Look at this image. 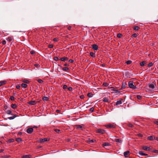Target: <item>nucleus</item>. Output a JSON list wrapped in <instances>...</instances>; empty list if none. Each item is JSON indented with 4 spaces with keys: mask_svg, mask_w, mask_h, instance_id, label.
<instances>
[{
    "mask_svg": "<svg viewBox=\"0 0 158 158\" xmlns=\"http://www.w3.org/2000/svg\"><path fill=\"white\" fill-rule=\"evenodd\" d=\"M138 36V35L136 33L133 34L131 36V37H136Z\"/></svg>",
    "mask_w": 158,
    "mask_h": 158,
    "instance_id": "nucleus-39",
    "label": "nucleus"
},
{
    "mask_svg": "<svg viewBox=\"0 0 158 158\" xmlns=\"http://www.w3.org/2000/svg\"><path fill=\"white\" fill-rule=\"evenodd\" d=\"M14 141H15V140H14V139H10L8 140V142H9V143L13 142Z\"/></svg>",
    "mask_w": 158,
    "mask_h": 158,
    "instance_id": "nucleus-34",
    "label": "nucleus"
},
{
    "mask_svg": "<svg viewBox=\"0 0 158 158\" xmlns=\"http://www.w3.org/2000/svg\"><path fill=\"white\" fill-rule=\"evenodd\" d=\"M123 100V99H120L116 103V105H118L122 104V101Z\"/></svg>",
    "mask_w": 158,
    "mask_h": 158,
    "instance_id": "nucleus-11",
    "label": "nucleus"
},
{
    "mask_svg": "<svg viewBox=\"0 0 158 158\" xmlns=\"http://www.w3.org/2000/svg\"><path fill=\"white\" fill-rule=\"evenodd\" d=\"M54 131L57 133H59V132L60 131V130L58 129H55L54 130Z\"/></svg>",
    "mask_w": 158,
    "mask_h": 158,
    "instance_id": "nucleus-46",
    "label": "nucleus"
},
{
    "mask_svg": "<svg viewBox=\"0 0 158 158\" xmlns=\"http://www.w3.org/2000/svg\"><path fill=\"white\" fill-rule=\"evenodd\" d=\"M131 62H132L131 61H130V60H128V61H126V63L127 64H131Z\"/></svg>",
    "mask_w": 158,
    "mask_h": 158,
    "instance_id": "nucleus-47",
    "label": "nucleus"
},
{
    "mask_svg": "<svg viewBox=\"0 0 158 158\" xmlns=\"http://www.w3.org/2000/svg\"><path fill=\"white\" fill-rule=\"evenodd\" d=\"M80 98L81 99H83L84 98V96L82 95L80 96Z\"/></svg>",
    "mask_w": 158,
    "mask_h": 158,
    "instance_id": "nucleus-58",
    "label": "nucleus"
},
{
    "mask_svg": "<svg viewBox=\"0 0 158 158\" xmlns=\"http://www.w3.org/2000/svg\"><path fill=\"white\" fill-rule=\"evenodd\" d=\"M140 28V27L138 26H135L134 27L133 29L135 31H138Z\"/></svg>",
    "mask_w": 158,
    "mask_h": 158,
    "instance_id": "nucleus-27",
    "label": "nucleus"
},
{
    "mask_svg": "<svg viewBox=\"0 0 158 158\" xmlns=\"http://www.w3.org/2000/svg\"><path fill=\"white\" fill-rule=\"evenodd\" d=\"M142 148L143 150L146 151H149L150 150V148L147 146L143 147Z\"/></svg>",
    "mask_w": 158,
    "mask_h": 158,
    "instance_id": "nucleus-9",
    "label": "nucleus"
},
{
    "mask_svg": "<svg viewBox=\"0 0 158 158\" xmlns=\"http://www.w3.org/2000/svg\"><path fill=\"white\" fill-rule=\"evenodd\" d=\"M30 53L31 54H34L35 53V52L34 51H30Z\"/></svg>",
    "mask_w": 158,
    "mask_h": 158,
    "instance_id": "nucleus-54",
    "label": "nucleus"
},
{
    "mask_svg": "<svg viewBox=\"0 0 158 158\" xmlns=\"http://www.w3.org/2000/svg\"><path fill=\"white\" fill-rule=\"evenodd\" d=\"M62 69L64 71H67L69 69V68L67 67L62 68Z\"/></svg>",
    "mask_w": 158,
    "mask_h": 158,
    "instance_id": "nucleus-29",
    "label": "nucleus"
},
{
    "mask_svg": "<svg viewBox=\"0 0 158 158\" xmlns=\"http://www.w3.org/2000/svg\"><path fill=\"white\" fill-rule=\"evenodd\" d=\"M146 63V61H143L140 63V65L141 66H143Z\"/></svg>",
    "mask_w": 158,
    "mask_h": 158,
    "instance_id": "nucleus-20",
    "label": "nucleus"
},
{
    "mask_svg": "<svg viewBox=\"0 0 158 158\" xmlns=\"http://www.w3.org/2000/svg\"><path fill=\"white\" fill-rule=\"evenodd\" d=\"M154 123L158 125V121H155L154 122Z\"/></svg>",
    "mask_w": 158,
    "mask_h": 158,
    "instance_id": "nucleus-59",
    "label": "nucleus"
},
{
    "mask_svg": "<svg viewBox=\"0 0 158 158\" xmlns=\"http://www.w3.org/2000/svg\"><path fill=\"white\" fill-rule=\"evenodd\" d=\"M56 112L57 113H60V110H56Z\"/></svg>",
    "mask_w": 158,
    "mask_h": 158,
    "instance_id": "nucleus-64",
    "label": "nucleus"
},
{
    "mask_svg": "<svg viewBox=\"0 0 158 158\" xmlns=\"http://www.w3.org/2000/svg\"><path fill=\"white\" fill-rule=\"evenodd\" d=\"M92 48L95 50H97L98 49V47L96 44H94L92 46Z\"/></svg>",
    "mask_w": 158,
    "mask_h": 158,
    "instance_id": "nucleus-5",
    "label": "nucleus"
},
{
    "mask_svg": "<svg viewBox=\"0 0 158 158\" xmlns=\"http://www.w3.org/2000/svg\"><path fill=\"white\" fill-rule=\"evenodd\" d=\"M139 154L141 155H144V153L142 151H140L139 152Z\"/></svg>",
    "mask_w": 158,
    "mask_h": 158,
    "instance_id": "nucleus-41",
    "label": "nucleus"
},
{
    "mask_svg": "<svg viewBox=\"0 0 158 158\" xmlns=\"http://www.w3.org/2000/svg\"><path fill=\"white\" fill-rule=\"evenodd\" d=\"M122 34H120V33L118 34L117 35V37L119 38H121L122 37Z\"/></svg>",
    "mask_w": 158,
    "mask_h": 158,
    "instance_id": "nucleus-37",
    "label": "nucleus"
},
{
    "mask_svg": "<svg viewBox=\"0 0 158 158\" xmlns=\"http://www.w3.org/2000/svg\"><path fill=\"white\" fill-rule=\"evenodd\" d=\"M13 116H12L8 117V119H9L10 120L13 119L17 116V115L16 114H13Z\"/></svg>",
    "mask_w": 158,
    "mask_h": 158,
    "instance_id": "nucleus-13",
    "label": "nucleus"
},
{
    "mask_svg": "<svg viewBox=\"0 0 158 158\" xmlns=\"http://www.w3.org/2000/svg\"><path fill=\"white\" fill-rule=\"evenodd\" d=\"M37 103V102L35 101H30L28 102V103L29 104L31 105H35Z\"/></svg>",
    "mask_w": 158,
    "mask_h": 158,
    "instance_id": "nucleus-10",
    "label": "nucleus"
},
{
    "mask_svg": "<svg viewBox=\"0 0 158 158\" xmlns=\"http://www.w3.org/2000/svg\"><path fill=\"white\" fill-rule=\"evenodd\" d=\"M2 43L3 45L5 44L6 43V42L5 40H3L2 41Z\"/></svg>",
    "mask_w": 158,
    "mask_h": 158,
    "instance_id": "nucleus-55",
    "label": "nucleus"
},
{
    "mask_svg": "<svg viewBox=\"0 0 158 158\" xmlns=\"http://www.w3.org/2000/svg\"><path fill=\"white\" fill-rule=\"evenodd\" d=\"M16 141L18 142L22 141V140L21 138H18L16 139Z\"/></svg>",
    "mask_w": 158,
    "mask_h": 158,
    "instance_id": "nucleus-23",
    "label": "nucleus"
},
{
    "mask_svg": "<svg viewBox=\"0 0 158 158\" xmlns=\"http://www.w3.org/2000/svg\"><path fill=\"white\" fill-rule=\"evenodd\" d=\"M149 87L150 88H152V89H153L155 88V86L153 84H149Z\"/></svg>",
    "mask_w": 158,
    "mask_h": 158,
    "instance_id": "nucleus-21",
    "label": "nucleus"
},
{
    "mask_svg": "<svg viewBox=\"0 0 158 158\" xmlns=\"http://www.w3.org/2000/svg\"><path fill=\"white\" fill-rule=\"evenodd\" d=\"M128 126L130 127H133V125L131 123L128 124Z\"/></svg>",
    "mask_w": 158,
    "mask_h": 158,
    "instance_id": "nucleus-49",
    "label": "nucleus"
},
{
    "mask_svg": "<svg viewBox=\"0 0 158 158\" xmlns=\"http://www.w3.org/2000/svg\"><path fill=\"white\" fill-rule=\"evenodd\" d=\"M96 132L97 133H101L102 134H103L105 132V131L103 129H98L96 130Z\"/></svg>",
    "mask_w": 158,
    "mask_h": 158,
    "instance_id": "nucleus-2",
    "label": "nucleus"
},
{
    "mask_svg": "<svg viewBox=\"0 0 158 158\" xmlns=\"http://www.w3.org/2000/svg\"><path fill=\"white\" fill-rule=\"evenodd\" d=\"M94 110V108L93 107H92L91 108H90L89 109V111L91 112H93Z\"/></svg>",
    "mask_w": 158,
    "mask_h": 158,
    "instance_id": "nucleus-45",
    "label": "nucleus"
},
{
    "mask_svg": "<svg viewBox=\"0 0 158 158\" xmlns=\"http://www.w3.org/2000/svg\"><path fill=\"white\" fill-rule=\"evenodd\" d=\"M58 39L57 38H54L53 39V40L54 41H57L58 40Z\"/></svg>",
    "mask_w": 158,
    "mask_h": 158,
    "instance_id": "nucleus-52",
    "label": "nucleus"
},
{
    "mask_svg": "<svg viewBox=\"0 0 158 158\" xmlns=\"http://www.w3.org/2000/svg\"><path fill=\"white\" fill-rule=\"evenodd\" d=\"M20 86L19 85H16V88L17 89H19L20 88Z\"/></svg>",
    "mask_w": 158,
    "mask_h": 158,
    "instance_id": "nucleus-57",
    "label": "nucleus"
},
{
    "mask_svg": "<svg viewBox=\"0 0 158 158\" xmlns=\"http://www.w3.org/2000/svg\"><path fill=\"white\" fill-rule=\"evenodd\" d=\"M126 85L127 84L126 83V82H123L120 89L122 90L125 89L126 87Z\"/></svg>",
    "mask_w": 158,
    "mask_h": 158,
    "instance_id": "nucleus-8",
    "label": "nucleus"
},
{
    "mask_svg": "<svg viewBox=\"0 0 158 158\" xmlns=\"http://www.w3.org/2000/svg\"><path fill=\"white\" fill-rule=\"evenodd\" d=\"M37 81L39 83H40V84H42L43 83V82H44L43 81L40 79H39L37 80Z\"/></svg>",
    "mask_w": 158,
    "mask_h": 158,
    "instance_id": "nucleus-33",
    "label": "nucleus"
},
{
    "mask_svg": "<svg viewBox=\"0 0 158 158\" xmlns=\"http://www.w3.org/2000/svg\"><path fill=\"white\" fill-rule=\"evenodd\" d=\"M6 83V81H0V87L1 86L5 85Z\"/></svg>",
    "mask_w": 158,
    "mask_h": 158,
    "instance_id": "nucleus-16",
    "label": "nucleus"
},
{
    "mask_svg": "<svg viewBox=\"0 0 158 158\" xmlns=\"http://www.w3.org/2000/svg\"><path fill=\"white\" fill-rule=\"evenodd\" d=\"M115 141L117 143H121L122 142V140L119 139H115Z\"/></svg>",
    "mask_w": 158,
    "mask_h": 158,
    "instance_id": "nucleus-26",
    "label": "nucleus"
},
{
    "mask_svg": "<svg viewBox=\"0 0 158 158\" xmlns=\"http://www.w3.org/2000/svg\"><path fill=\"white\" fill-rule=\"evenodd\" d=\"M53 59L54 60H55L56 61H57L59 60V59L57 57H55L53 58Z\"/></svg>",
    "mask_w": 158,
    "mask_h": 158,
    "instance_id": "nucleus-42",
    "label": "nucleus"
},
{
    "mask_svg": "<svg viewBox=\"0 0 158 158\" xmlns=\"http://www.w3.org/2000/svg\"><path fill=\"white\" fill-rule=\"evenodd\" d=\"M31 155H24L22 156V158H31Z\"/></svg>",
    "mask_w": 158,
    "mask_h": 158,
    "instance_id": "nucleus-17",
    "label": "nucleus"
},
{
    "mask_svg": "<svg viewBox=\"0 0 158 158\" xmlns=\"http://www.w3.org/2000/svg\"><path fill=\"white\" fill-rule=\"evenodd\" d=\"M130 155V152L129 151H127L124 152V155L125 157H128Z\"/></svg>",
    "mask_w": 158,
    "mask_h": 158,
    "instance_id": "nucleus-7",
    "label": "nucleus"
},
{
    "mask_svg": "<svg viewBox=\"0 0 158 158\" xmlns=\"http://www.w3.org/2000/svg\"><path fill=\"white\" fill-rule=\"evenodd\" d=\"M106 127L107 128H114L115 127V125L114 124H109L106 125Z\"/></svg>",
    "mask_w": 158,
    "mask_h": 158,
    "instance_id": "nucleus-3",
    "label": "nucleus"
},
{
    "mask_svg": "<svg viewBox=\"0 0 158 158\" xmlns=\"http://www.w3.org/2000/svg\"><path fill=\"white\" fill-rule=\"evenodd\" d=\"M103 101L105 102H109V101L108 98L104 97L103 98Z\"/></svg>",
    "mask_w": 158,
    "mask_h": 158,
    "instance_id": "nucleus-19",
    "label": "nucleus"
},
{
    "mask_svg": "<svg viewBox=\"0 0 158 158\" xmlns=\"http://www.w3.org/2000/svg\"><path fill=\"white\" fill-rule=\"evenodd\" d=\"M96 141V140L94 139H89V142L90 143H94Z\"/></svg>",
    "mask_w": 158,
    "mask_h": 158,
    "instance_id": "nucleus-35",
    "label": "nucleus"
},
{
    "mask_svg": "<svg viewBox=\"0 0 158 158\" xmlns=\"http://www.w3.org/2000/svg\"><path fill=\"white\" fill-rule=\"evenodd\" d=\"M68 89L69 91H71L73 90V88L71 87H69L68 88Z\"/></svg>",
    "mask_w": 158,
    "mask_h": 158,
    "instance_id": "nucleus-53",
    "label": "nucleus"
},
{
    "mask_svg": "<svg viewBox=\"0 0 158 158\" xmlns=\"http://www.w3.org/2000/svg\"><path fill=\"white\" fill-rule=\"evenodd\" d=\"M67 85H63V88L64 89H67Z\"/></svg>",
    "mask_w": 158,
    "mask_h": 158,
    "instance_id": "nucleus-50",
    "label": "nucleus"
},
{
    "mask_svg": "<svg viewBox=\"0 0 158 158\" xmlns=\"http://www.w3.org/2000/svg\"><path fill=\"white\" fill-rule=\"evenodd\" d=\"M110 143H104L103 144V147H105L109 145Z\"/></svg>",
    "mask_w": 158,
    "mask_h": 158,
    "instance_id": "nucleus-28",
    "label": "nucleus"
},
{
    "mask_svg": "<svg viewBox=\"0 0 158 158\" xmlns=\"http://www.w3.org/2000/svg\"><path fill=\"white\" fill-rule=\"evenodd\" d=\"M90 56L93 57H95V53H93V52H90Z\"/></svg>",
    "mask_w": 158,
    "mask_h": 158,
    "instance_id": "nucleus-24",
    "label": "nucleus"
},
{
    "mask_svg": "<svg viewBox=\"0 0 158 158\" xmlns=\"http://www.w3.org/2000/svg\"><path fill=\"white\" fill-rule=\"evenodd\" d=\"M110 88L112 89H111V90L113 91H115V90L114 89V88L113 87H110ZM116 91L115 92H117V91H118V90H116Z\"/></svg>",
    "mask_w": 158,
    "mask_h": 158,
    "instance_id": "nucleus-48",
    "label": "nucleus"
},
{
    "mask_svg": "<svg viewBox=\"0 0 158 158\" xmlns=\"http://www.w3.org/2000/svg\"><path fill=\"white\" fill-rule=\"evenodd\" d=\"M64 66H69V65L68 64H66V63L65 64H64Z\"/></svg>",
    "mask_w": 158,
    "mask_h": 158,
    "instance_id": "nucleus-62",
    "label": "nucleus"
},
{
    "mask_svg": "<svg viewBox=\"0 0 158 158\" xmlns=\"http://www.w3.org/2000/svg\"><path fill=\"white\" fill-rule=\"evenodd\" d=\"M71 26H69L68 27V29L69 30H70L71 28Z\"/></svg>",
    "mask_w": 158,
    "mask_h": 158,
    "instance_id": "nucleus-60",
    "label": "nucleus"
},
{
    "mask_svg": "<svg viewBox=\"0 0 158 158\" xmlns=\"http://www.w3.org/2000/svg\"><path fill=\"white\" fill-rule=\"evenodd\" d=\"M11 107L12 108L15 109L17 108V106L15 104H12L11 105Z\"/></svg>",
    "mask_w": 158,
    "mask_h": 158,
    "instance_id": "nucleus-22",
    "label": "nucleus"
},
{
    "mask_svg": "<svg viewBox=\"0 0 158 158\" xmlns=\"http://www.w3.org/2000/svg\"><path fill=\"white\" fill-rule=\"evenodd\" d=\"M43 100L44 101H48V98L46 97H43L42 98Z\"/></svg>",
    "mask_w": 158,
    "mask_h": 158,
    "instance_id": "nucleus-32",
    "label": "nucleus"
},
{
    "mask_svg": "<svg viewBox=\"0 0 158 158\" xmlns=\"http://www.w3.org/2000/svg\"><path fill=\"white\" fill-rule=\"evenodd\" d=\"M10 99L11 101H14L15 100V98L13 96H11L10 97Z\"/></svg>",
    "mask_w": 158,
    "mask_h": 158,
    "instance_id": "nucleus-43",
    "label": "nucleus"
},
{
    "mask_svg": "<svg viewBox=\"0 0 158 158\" xmlns=\"http://www.w3.org/2000/svg\"><path fill=\"white\" fill-rule=\"evenodd\" d=\"M38 128V127H37L36 126H34L33 127H32V128H33V129L34 128Z\"/></svg>",
    "mask_w": 158,
    "mask_h": 158,
    "instance_id": "nucleus-61",
    "label": "nucleus"
},
{
    "mask_svg": "<svg viewBox=\"0 0 158 158\" xmlns=\"http://www.w3.org/2000/svg\"><path fill=\"white\" fill-rule=\"evenodd\" d=\"M87 96L89 97H92L93 96V95L91 93H89L88 94Z\"/></svg>",
    "mask_w": 158,
    "mask_h": 158,
    "instance_id": "nucleus-44",
    "label": "nucleus"
},
{
    "mask_svg": "<svg viewBox=\"0 0 158 158\" xmlns=\"http://www.w3.org/2000/svg\"><path fill=\"white\" fill-rule=\"evenodd\" d=\"M21 86L24 88H26L27 86V85L24 83H22L21 84Z\"/></svg>",
    "mask_w": 158,
    "mask_h": 158,
    "instance_id": "nucleus-31",
    "label": "nucleus"
},
{
    "mask_svg": "<svg viewBox=\"0 0 158 158\" xmlns=\"http://www.w3.org/2000/svg\"><path fill=\"white\" fill-rule=\"evenodd\" d=\"M155 137L154 136H151L147 137V139L149 140H153L155 139Z\"/></svg>",
    "mask_w": 158,
    "mask_h": 158,
    "instance_id": "nucleus-6",
    "label": "nucleus"
},
{
    "mask_svg": "<svg viewBox=\"0 0 158 158\" xmlns=\"http://www.w3.org/2000/svg\"><path fill=\"white\" fill-rule=\"evenodd\" d=\"M153 65V64L152 62L150 63L148 65V67L152 66Z\"/></svg>",
    "mask_w": 158,
    "mask_h": 158,
    "instance_id": "nucleus-38",
    "label": "nucleus"
},
{
    "mask_svg": "<svg viewBox=\"0 0 158 158\" xmlns=\"http://www.w3.org/2000/svg\"><path fill=\"white\" fill-rule=\"evenodd\" d=\"M40 142L41 143H44L45 142L48 141V139L47 138H44V139H41L40 140Z\"/></svg>",
    "mask_w": 158,
    "mask_h": 158,
    "instance_id": "nucleus-14",
    "label": "nucleus"
},
{
    "mask_svg": "<svg viewBox=\"0 0 158 158\" xmlns=\"http://www.w3.org/2000/svg\"><path fill=\"white\" fill-rule=\"evenodd\" d=\"M128 85L129 88L132 89H135L136 86L133 81H130L128 83Z\"/></svg>",
    "mask_w": 158,
    "mask_h": 158,
    "instance_id": "nucleus-1",
    "label": "nucleus"
},
{
    "mask_svg": "<svg viewBox=\"0 0 158 158\" xmlns=\"http://www.w3.org/2000/svg\"><path fill=\"white\" fill-rule=\"evenodd\" d=\"M33 131V128H28L27 130V133L29 134L31 133Z\"/></svg>",
    "mask_w": 158,
    "mask_h": 158,
    "instance_id": "nucleus-4",
    "label": "nucleus"
},
{
    "mask_svg": "<svg viewBox=\"0 0 158 158\" xmlns=\"http://www.w3.org/2000/svg\"><path fill=\"white\" fill-rule=\"evenodd\" d=\"M69 62L70 63H72L74 62V60H73L70 59L69 60Z\"/></svg>",
    "mask_w": 158,
    "mask_h": 158,
    "instance_id": "nucleus-56",
    "label": "nucleus"
},
{
    "mask_svg": "<svg viewBox=\"0 0 158 158\" xmlns=\"http://www.w3.org/2000/svg\"><path fill=\"white\" fill-rule=\"evenodd\" d=\"M68 59V57H62L60 59V60L61 61H63L64 62H65V60H67Z\"/></svg>",
    "mask_w": 158,
    "mask_h": 158,
    "instance_id": "nucleus-18",
    "label": "nucleus"
},
{
    "mask_svg": "<svg viewBox=\"0 0 158 158\" xmlns=\"http://www.w3.org/2000/svg\"><path fill=\"white\" fill-rule=\"evenodd\" d=\"M75 127H76V128L77 129H81V130H83V129H82V126L81 125H75Z\"/></svg>",
    "mask_w": 158,
    "mask_h": 158,
    "instance_id": "nucleus-12",
    "label": "nucleus"
},
{
    "mask_svg": "<svg viewBox=\"0 0 158 158\" xmlns=\"http://www.w3.org/2000/svg\"><path fill=\"white\" fill-rule=\"evenodd\" d=\"M109 85V84L108 83L106 82H104L103 84V85L105 87L107 86H108Z\"/></svg>",
    "mask_w": 158,
    "mask_h": 158,
    "instance_id": "nucleus-36",
    "label": "nucleus"
},
{
    "mask_svg": "<svg viewBox=\"0 0 158 158\" xmlns=\"http://www.w3.org/2000/svg\"><path fill=\"white\" fill-rule=\"evenodd\" d=\"M23 81L26 84H28L30 82V81L27 80H23Z\"/></svg>",
    "mask_w": 158,
    "mask_h": 158,
    "instance_id": "nucleus-30",
    "label": "nucleus"
},
{
    "mask_svg": "<svg viewBox=\"0 0 158 158\" xmlns=\"http://www.w3.org/2000/svg\"><path fill=\"white\" fill-rule=\"evenodd\" d=\"M48 47L49 48H52L53 47V45L52 44H50L48 46Z\"/></svg>",
    "mask_w": 158,
    "mask_h": 158,
    "instance_id": "nucleus-51",
    "label": "nucleus"
},
{
    "mask_svg": "<svg viewBox=\"0 0 158 158\" xmlns=\"http://www.w3.org/2000/svg\"><path fill=\"white\" fill-rule=\"evenodd\" d=\"M4 151V149H0V153L2 152H3V151Z\"/></svg>",
    "mask_w": 158,
    "mask_h": 158,
    "instance_id": "nucleus-63",
    "label": "nucleus"
},
{
    "mask_svg": "<svg viewBox=\"0 0 158 158\" xmlns=\"http://www.w3.org/2000/svg\"><path fill=\"white\" fill-rule=\"evenodd\" d=\"M13 40V36H10L8 37L7 39L6 40L9 41L10 42L12 41Z\"/></svg>",
    "mask_w": 158,
    "mask_h": 158,
    "instance_id": "nucleus-15",
    "label": "nucleus"
},
{
    "mask_svg": "<svg viewBox=\"0 0 158 158\" xmlns=\"http://www.w3.org/2000/svg\"><path fill=\"white\" fill-rule=\"evenodd\" d=\"M137 99L139 100L141 99L142 98V96L139 95H137Z\"/></svg>",
    "mask_w": 158,
    "mask_h": 158,
    "instance_id": "nucleus-40",
    "label": "nucleus"
},
{
    "mask_svg": "<svg viewBox=\"0 0 158 158\" xmlns=\"http://www.w3.org/2000/svg\"><path fill=\"white\" fill-rule=\"evenodd\" d=\"M6 113L9 114H11V115H13V114H12V111L10 110H7Z\"/></svg>",
    "mask_w": 158,
    "mask_h": 158,
    "instance_id": "nucleus-25",
    "label": "nucleus"
}]
</instances>
